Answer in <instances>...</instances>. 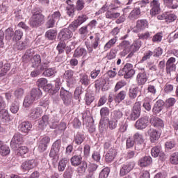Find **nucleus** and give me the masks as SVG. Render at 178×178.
I'll use <instances>...</instances> for the list:
<instances>
[{"label": "nucleus", "mask_w": 178, "mask_h": 178, "mask_svg": "<svg viewBox=\"0 0 178 178\" xmlns=\"http://www.w3.org/2000/svg\"><path fill=\"white\" fill-rule=\"evenodd\" d=\"M138 95V88H131L129 90V97L130 99H136Z\"/></svg>", "instance_id": "nucleus-37"}, {"label": "nucleus", "mask_w": 178, "mask_h": 178, "mask_svg": "<svg viewBox=\"0 0 178 178\" xmlns=\"http://www.w3.org/2000/svg\"><path fill=\"white\" fill-rule=\"evenodd\" d=\"M0 120H2V122H4L6 123V122H9L10 120V118H9V113L8 112V110H1L0 111Z\"/></svg>", "instance_id": "nucleus-34"}, {"label": "nucleus", "mask_w": 178, "mask_h": 178, "mask_svg": "<svg viewBox=\"0 0 178 178\" xmlns=\"http://www.w3.org/2000/svg\"><path fill=\"white\" fill-rule=\"evenodd\" d=\"M85 4L86 3H84L83 0H77L76 4V10H83V9H84Z\"/></svg>", "instance_id": "nucleus-64"}, {"label": "nucleus", "mask_w": 178, "mask_h": 178, "mask_svg": "<svg viewBox=\"0 0 178 178\" xmlns=\"http://www.w3.org/2000/svg\"><path fill=\"white\" fill-rule=\"evenodd\" d=\"M60 140H56L51 147L49 156L56 162L59 160V151H60Z\"/></svg>", "instance_id": "nucleus-4"}, {"label": "nucleus", "mask_w": 178, "mask_h": 178, "mask_svg": "<svg viewBox=\"0 0 178 178\" xmlns=\"http://www.w3.org/2000/svg\"><path fill=\"white\" fill-rule=\"evenodd\" d=\"M149 123V120H148V117H143L138 120L135 124V127L138 130H143L145 129L148 124Z\"/></svg>", "instance_id": "nucleus-17"}, {"label": "nucleus", "mask_w": 178, "mask_h": 178, "mask_svg": "<svg viewBox=\"0 0 178 178\" xmlns=\"http://www.w3.org/2000/svg\"><path fill=\"white\" fill-rule=\"evenodd\" d=\"M32 127L33 125L31 124V123H30V122L25 121L19 124V130L22 133H25V134H27V133H29V131L31 130Z\"/></svg>", "instance_id": "nucleus-21"}, {"label": "nucleus", "mask_w": 178, "mask_h": 178, "mask_svg": "<svg viewBox=\"0 0 178 178\" xmlns=\"http://www.w3.org/2000/svg\"><path fill=\"white\" fill-rule=\"evenodd\" d=\"M87 169V163H82L80 166L78 168V173L79 175H83L86 173V170Z\"/></svg>", "instance_id": "nucleus-63"}, {"label": "nucleus", "mask_w": 178, "mask_h": 178, "mask_svg": "<svg viewBox=\"0 0 178 178\" xmlns=\"http://www.w3.org/2000/svg\"><path fill=\"white\" fill-rule=\"evenodd\" d=\"M37 166V163L35 162V160H28L25 162H24L21 168L23 169V170L27 171V170H31V169H34Z\"/></svg>", "instance_id": "nucleus-20"}, {"label": "nucleus", "mask_w": 178, "mask_h": 178, "mask_svg": "<svg viewBox=\"0 0 178 178\" xmlns=\"http://www.w3.org/2000/svg\"><path fill=\"white\" fill-rule=\"evenodd\" d=\"M30 95L35 101L37 99H40V98L42 97V91H41V89L38 88H33L31 91Z\"/></svg>", "instance_id": "nucleus-25"}, {"label": "nucleus", "mask_w": 178, "mask_h": 178, "mask_svg": "<svg viewBox=\"0 0 178 178\" xmlns=\"http://www.w3.org/2000/svg\"><path fill=\"white\" fill-rule=\"evenodd\" d=\"M124 86H126V81H118L114 88L115 92H118V91H119V90H120V88H123V87H124Z\"/></svg>", "instance_id": "nucleus-56"}, {"label": "nucleus", "mask_w": 178, "mask_h": 178, "mask_svg": "<svg viewBox=\"0 0 178 178\" xmlns=\"http://www.w3.org/2000/svg\"><path fill=\"white\" fill-rule=\"evenodd\" d=\"M10 111L12 113H17V112H19V104L17 102H15L11 104Z\"/></svg>", "instance_id": "nucleus-53"}, {"label": "nucleus", "mask_w": 178, "mask_h": 178, "mask_svg": "<svg viewBox=\"0 0 178 178\" xmlns=\"http://www.w3.org/2000/svg\"><path fill=\"white\" fill-rule=\"evenodd\" d=\"M14 151H16L17 155L19 156H23V155L27 154L29 152V149L26 146H19L17 147V149H14Z\"/></svg>", "instance_id": "nucleus-29"}, {"label": "nucleus", "mask_w": 178, "mask_h": 178, "mask_svg": "<svg viewBox=\"0 0 178 178\" xmlns=\"http://www.w3.org/2000/svg\"><path fill=\"white\" fill-rule=\"evenodd\" d=\"M60 97L63 99L65 105H70L72 102V93L62 88L60 92Z\"/></svg>", "instance_id": "nucleus-14"}, {"label": "nucleus", "mask_w": 178, "mask_h": 178, "mask_svg": "<svg viewBox=\"0 0 178 178\" xmlns=\"http://www.w3.org/2000/svg\"><path fill=\"white\" fill-rule=\"evenodd\" d=\"M83 160V158L81 155H74L73 156L70 161H71V165L72 166H79V165H81V161Z\"/></svg>", "instance_id": "nucleus-30"}, {"label": "nucleus", "mask_w": 178, "mask_h": 178, "mask_svg": "<svg viewBox=\"0 0 178 178\" xmlns=\"http://www.w3.org/2000/svg\"><path fill=\"white\" fill-rule=\"evenodd\" d=\"M10 153V149L5 145L0 149V154L2 156H6V155H9Z\"/></svg>", "instance_id": "nucleus-44"}, {"label": "nucleus", "mask_w": 178, "mask_h": 178, "mask_svg": "<svg viewBox=\"0 0 178 178\" xmlns=\"http://www.w3.org/2000/svg\"><path fill=\"white\" fill-rule=\"evenodd\" d=\"M140 113H141V104L139 102H136L135 103L129 118L131 120H136V119L140 118Z\"/></svg>", "instance_id": "nucleus-7"}, {"label": "nucleus", "mask_w": 178, "mask_h": 178, "mask_svg": "<svg viewBox=\"0 0 178 178\" xmlns=\"http://www.w3.org/2000/svg\"><path fill=\"white\" fill-rule=\"evenodd\" d=\"M53 20L56 21L59 20L60 17H62V14H60V12L56 11L51 15H49Z\"/></svg>", "instance_id": "nucleus-62"}, {"label": "nucleus", "mask_w": 178, "mask_h": 178, "mask_svg": "<svg viewBox=\"0 0 178 178\" xmlns=\"http://www.w3.org/2000/svg\"><path fill=\"white\" fill-rule=\"evenodd\" d=\"M74 74V72L73 70H67L63 74V79L66 80L68 84H74V83H76V79H74V76H73Z\"/></svg>", "instance_id": "nucleus-19"}, {"label": "nucleus", "mask_w": 178, "mask_h": 178, "mask_svg": "<svg viewBox=\"0 0 178 178\" xmlns=\"http://www.w3.org/2000/svg\"><path fill=\"white\" fill-rule=\"evenodd\" d=\"M165 66H166V63L165 62V60H162L159 63L158 65V69H159V73L160 74H163V72H165Z\"/></svg>", "instance_id": "nucleus-48"}, {"label": "nucleus", "mask_w": 178, "mask_h": 178, "mask_svg": "<svg viewBox=\"0 0 178 178\" xmlns=\"http://www.w3.org/2000/svg\"><path fill=\"white\" fill-rule=\"evenodd\" d=\"M79 81L80 83H81V84H83V86H88V84H90V79H88V75L87 74L81 75Z\"/></svg>", "instance_id": "nucleus-47"}, {"label": "nucleus", "mask_w": 178, "mask_h": 178, "mask_svg": "<svg viewBox=\"0 0 178 178\" xmlns=\"http://www.w3.org/2000/svg\"><path fill=\"white\" fill-rule=\"evenodd\" d=\"M151 101H152V99L146 97L145 98V102L143 103V108H145V109L148 112L151 111Z\"/></svg>", "instance_id": "nucleus-45"}, {"label": "nucleus", "mask_w": 178, "mask_h": 178, "mask_svg": "<svg viewBox=\"0 0 178 178\" xmlns=\"http://www.w3.org/2000/svg\"><path fill=\"white\" fill-rule=\"evenodd\" d=\"M140 15H141L140 7H136L132 11H131V13L128 16V19H129V20H133V21L137 20V19L140 17Z\"/></svg>", "instance_id": "nucleus-24"}, {"label": "nucleus", "mask_w": 178, "mask_h": 178, "mask_svg": "<svg viewBox=\"0 0 178 178\" xmlns=\"http://www.w3.org/2000/svg\"><path fill=\"white\" fill-rule=\"evenodd\" d=\"M67 165V160L66 159H63L58 163V172H63L66 169V165Z\"/></svg>", "instance_id": "nucleus-39"}, {"label": "nucleus", "mask_w": 178, "mask_h": 178, "mask_svg": "<svg viewBox=\"0 0 178 178\" xmlns=\"http://www.w3.org/2000/svg\"><path fill=\"white\" fill-rule=\"evenodd\" d=\"M47 124H49L51 129H58V122L49 119V115H44L42 117L41 120L39 121L38 127L43 130L47 127Z\"/></svg>", "instance_id": "nucleus-1"}, {"label": "nucleus", "mask_w": 178, "mask_h": 178, "mask_svg": "<svg viewBox=\"0 0 178 178\" xmlns=\"http://www.w3.org/2000/svg\"><path fill=\"white\" fill-rule=\"evenodd\" d=\"M79 26H80L77 21H76V19L72 22L69 26L67 27V29H69V30H70L71 31H76V30H77V29H79Z\"/></svg>", "instance_id": "nucleus-54"}, {"label": "nucleus", "mask_w": 178, "mask_h": 178, "mask_svg": "<svg viewBox=\"0 0 178 178\" xmlns=\"http://www.w3.org/2000/svg\"><path fill=\"white\" fill-rule=\"evenodd\" d=\"M32 66L39 69L41 65V56L40 55H35L31 59Z\"/></svg>", "instance_id": "nucleus-31"}, {"label": "nucleus", "mask_w": 178, "mask_h": 178, "mask_svg": "<svg viewBox=\"0 0 178 178\" xmlns=\"http://www.w3.org/2000/svg\"><path fill=\"white\" fill-rule=\"evenodd\" d=\"M162 109H163V101L158 100L154 105L153 112L154 113H159Z\"/></svg>", "instance_id": "nucleus-32"}, {"label": "nucleus", "mask_w": 178, "mask_h": 178, "mask_svg": "<svg viewBox=\"0 0 178 178\" xmlns=\"http://www.w3.org/2000/svg\"><path fill=\"white\" fill-rule=\"evenodd\" d=\"M150 123L153 124L154 127H158V129H162L164 126L163 121L158 118H151Z\"/></svg>", "instance_id": "nucleus-27"}, {"label": "nucleus", "mask_w": 178, "mask_h": 178, "mask_svg": "<svg viewBox=\"0 0 178 178\" xmlns=\"http://www.w3.org/2000/svg\"><path fill=\"white\" fill-rule=\"evenodd\" d=\"M117 155L118 149H116L115 147L109 149L105 155L106 162H107V163H111V162H113V160L116 158Z\"/></svg>", "instance_id": "nucleus-15"}, {"label": "nucleus", "mask_w": 178, "mask_h": 178, "mask_svg": "<svg viewBox=\"0 0 178 178\" xmlns=\"http://www.w3.org/2000/svg\"><path fill=\"white\" fill-rule=\"evenodd\" d=\"M176 104V99L170 97L165 101V106L167 108H172Z\"/></svg>", "instance_id": "nucleus-57"}, {"label": "nucleus", "mask_w": 178, "mask_h": 178, "mask_svg": "<svg viewBox=\"0 0 178 178\" xmlns=\"http://www.w3.org/2000/svg\"><path fill=\"white\" fill-rule=\"evenodd\" d=\"M34 101H35L30 95L25 97L24 99L23 106L25 108H29L30 105L33 104L34 103Z\"/></svg>", "instance_id": "nucleus-36"}, {"label": "nucleus", "mask_w": 178, "mask_h": 178, "mask_svg": "<svg viewBox=\"0 0 178 178\" xmlns=\"http://www.w3.org/2000/svg\"><path fill=\"white\" fill-rule=\"evenodd\" d=\"M58 37L60 40L66 41L67 40H70V38L73 37V32L68 28H64L61 29L58 33Z\"/></svg>", "instance_id": "nucleus-13"}, {"label": "nucleus", "mask_w": 178, "mask_h": 178, "mask_svg": "<svg viewBox=\"0 0 178 178\" xmlns=\"http://www.w3.org/2000/svg\"><path fill=\"white\" fill-rule=\"evenodd\" d=\"M147 134L149 136L151 143H155V141H158L161 137V134L154 129H149L147 131Z\"/></svg>", "instance_id": "nucleus-22"}, {"label": "nucleus", "mask_w": 178, "mask_h": 178, "mask_svg": "<svg viewBox=\"0 0 178 178\" xmlns=\"http://www.w3.org/2000/svg\"><path fill=\"white\" fill-rule=\"evenodd\" d=\"M138 163L141 167L149 166V165H151V163H152V158H151V156H146L140 159Z\"/></svg>", "instance_id": "nucleus-26"}, {"label": "nucleus", "mask_w": 178, "mask_h": 178, "mask_svg": "<svg viewBox=\"0 0 178 178\" xmlns=\"http://www.w3.org/2000/svg\"><path fill=\"white\" fill-rule=\"evenodd\" d=\"M150 14L152 16H155L161 13V3L159 0H152L150 1Z\"/></svg>", "instance_id": "nucleus-10"}, {"label": "nucleus", "mask_w": 178, "mask_h": 178, "mask_svg": "<svg viewBox=\"0 0 178 178\" xmlns=\"http://www.w3.org/2000/svg\"><path fill=\"white\" fill-rule=\"evenodd\" d=\"M45 35L47 38H48V40H50L51 41H52L55 40V38H56V30L55 29L49 30L46 32Z\"/></svg>", "instance_id": "nucleus-38"}, {"label": "nucleus", "mask_w": 178, "mask_h": 178, "mask_svg": "<svg viewBox=\"0 0 178 178\" xmlns=\"http://www.w3.org/2000/svg\"><path fill=\"white\" fill-rule=\"evenodd\" d=\"M45 22V17L40 12L33 13L31 18L30 26L31 27H40L42 24H44Z\"/></svg>", "instance_id": "nucleus-2"}, {"label": "nucleus", "mask_w": 178, "mask_h": 178, "mask_svg": "<svg viewBox=\"0 0 178 178\" xmlns=\"http://www.w3.org/2000/svg\"><path fill=\"white\" fill-rule=\"evenodd\" d=\"M139 40H151L152 38V32L145 31L138 34Z\"/></svg>", "instance_id": "nucleus-35"}, {"label": "nucleus", "mask_w": 178, "mask_h": 178, "mask_svg": "<svg viewBox=\"0 0 178 178\" xmlns=\"http://www.w3.org/2000/svg\"><path fill=\"white\" fill-rule=\"evenodd\" d=\"M51 143V138L49 136H44L43 137L38 143V152H44V151H47V149L48 148V144Z\"/></svg>", "instance_id": "nucleus-12"}, {"label": "nucleus", "mask_w": 178, "mask_h": 178, "mask_svg": "<svg viewBox=\"0 0 178 178\" xmlns=\"http://www.w3.org/2000/svg\"><path fill=\"white\" fill-rule=\"evenodd\" d=\"M127 95L126 90H121L116 96L114 97V101L116 104H120L122 101L126 98V95Z\"/></svg>", "instance_id": "nucleus-28"}, {"label": "nucleus", "mask_w": 178, "mask_h": 178, "mask_svg": "<svg viewBox=\"0 0 178 178\" xmlns=\"http://www.w3.org/2000/svg\"><path fill=\"white\" fill-rule=\"evenodd\" d=\"M151 154L154 158H158V156H159V154H161V147H154L152 149Z\"/></svg>", "instance_id": "nucleus-55"}, {"label": "nucleus", "mask_w": 178, "mask_h": 178, "mask_svg": "<svg viewBox=\"0 0 178 178\" xmlns=\"http://www.w3.org/2000/svg\"><path fill=\"white\" fill-rule=\"evenodd\" d=\"M96 90H102V91H108L109 90V81L104 78H99L95 82Z\"/></svg>", "instance_id": "nucleus-5"}, {"label": "nucleus", "mask_w": 178, "mask_h": 178, "mask_svg": "<svg viewBox=\"0 0 178 178\" xmlns=\"http://www.w3.org/2000/svg\"><path fill=\"white\" fill-rule=\"evenodd\" d=\"M134 166H136V163H134V162H130L127 164H124L120 169V176H126L127 173L131 172V170L134 169Z\"/></svg>", "instance_id": "nucleus-16"}, {"label": "nucleus", "mask_w": 178, "mask_h": 178, "mask_svg": "<svg viewBox=\"0 0 178 178\" xmlns=\"http://www.w3.org/2000/svg\"><path fill=\"white\" fill-rule=\"evenodd\" d=\"M74 141L76 144L80 145V144H81L84 141V136L80 134H77L75 136Z\"/></svg>", "instance_id": "nucleus-60"}, {"label": "nucleus", "mask_w": 178, "mask_h": 178, "mask_svg": "<svg viewBox=\"0 0 178 178\" xmlns=\"http://www.w3.org/2000/svg\"><path fill=\"white\" fill-rule=\"evenodd\" d=\"M87 55V50L83 48H77L75 49L73 57L74 58H80V56H86Z\"/></svg>", "instance_id": "nucleus-33"}, {"label": "nucleus", "mask_w": 178, "mask_h": 178, "mask_svg": "<svg viewBox=\"0 0 178 178\" xmlns=\"http://www.w3.org/2000/svg\"><path fill=\"white\" fill-rule=\"evenodd\" d=\"M99 40H101L99 34L97 33L95 37V40L92 43V47L94 49H97V48H98V46L99 45Z\"/></svg>", "instance_id": "nucleus-51"}, {"label": "nucleus", "mask_w": 178, "mask_h": 178, "mask_svg": "<svg viewBox=\"0 0 178 178\" xmlns=\"http://www.w3.org/2000/svg\"><path fill=\"white\" fill-rule=\"evenodd\" d=\"M41 115H42V108L41 107H35L29 111L28 118L31 120H36V119L41 118Z\"/></svg>", "instance_id": "nucleus-8"}, {"label": "nucleus", "mask_w": 178, "mask_h": 178, "mask_svg": "<svg viewBox=\"0 0 178 178\" xmlns=\"http://www.w3.org/2000/svg\"><path fill=\"white\" fill-rule=\"evenodd\" d=\"M152 55H154V52L151 51L150 50L145 52L140 62H145V60H147V59H150Z\"/></svg>", "instance_id": "nucleus-59"}, {"label": "nucleus", "mask_w": 178, "mask_h": 178, "mask_svg": "<svg viewBox=\"0 0 178 178\" xmlns=\"http://www.w3.org/2000/svg\"><path fill=\"white\" fill-rule=\"evenodd\" d=\"M75 20H76V23L79 24V26H81V24H83V23H84L85 22H87V20H88V17H87V15H80Z\"/></svg>", "instance_id": "nucleus-46"}, {"label": "nucleus", "mask_w": 178, "mask_h": 178, "mask_svg": "<svg viewBox=\"0 0 178 178\" xmlns=\"http://www.w3.org/2000/svg\"><path fill=\"white\" fill-rule=\"evenodd\" d=\"M136 74V71L133 69V64L127 63L124 67L119 71V74L124 76V79H131Z\"/></svg>", "instance_id": "nucleus-3"}, {"label": "nucleus", "mask_w": 178, "mask_h": 178, "mask_svg": "<svg viewBox=\"0 0 178 178\" xmlns=\"http://www.w3.org/2000/svg\"><path fill=\"white\" fill-rule=\"evenodd\" d=\"M176 19H177V15L172 13H167L165 22L166 23H173Z\"/></svg>", "instance_id": "nucleus-41"}, {"label": "nucleus", "mask_w": 178, "mask_h": 178, "mask_svg": "<svg viewBox=\"0 0 178 178\" xmlns=\"http://www.w3.org/2000/svg\"><path fill=\"white\" fill-rule=\"evenodd\" d=\"M140 70L141 72L137 75L136 80L139 86H143L145 83H147L148 76H147V73H145V70H144V68H141Z\"/></svg>", "instance_id": "nucleus-18"}, {"label": "nucleus", "mask_w": 178, "mask_h": 178, "mask_svg": "<svg viewBox=\"0 0 178 178\" xmlns=\"http://www.w3.org/2000/svg\"><path fill=\"white\" fill-rule=\"evenodd\" d=\"M22 37H23V32L20 30H17L15 31L13 40L14 41H19L22 40Z\"/></svg>", "instance_id": "nucleus-58"}, {"label": "nucleus", "mask_w": 178, "mask_h": 178, "mask_svg": "<svg viewBox=\"0 0 178 178\" xmlns=\"http://www.w3.org/2000/svg\"><path fill=\"white\" fill-rule=\"evenodd\" d=\"M22 144H23V135L21 134H15L10 143L11 148L16 149L17 147H20Z\"/></svg>", "instance_id": "nucleus-9"}, {"label": "nucleus", "mask_w": 178, "mask_h": 178, "mask_svg": "<svg viewBox=\"0 0 178 178\" xmlns=\"http://www.w3.org/2000/svg\"><path fill=\"white\" fill-rule=\"evenodd\" d=\"M134 139L135 143V149L137 151H141L143 149V144H144V136L143 134L137 132L134 135Z\"/></svg>", "instance_id": "nucleus-11"}, {"label": "nucleus", "mask_w": 178, "mask_h": 178, "mask_svg": "<svg viewBox=\"0 0 178 178\" xmlns=\"http://www.w3.org/2000/svg\"><path fill=\"white\" fill-rule=\"evenodd\" d=\"M148 27V21L147 19H138L136 21L135 27L133 28V33H140L144 31Z\"/></svg>", "instance_id": "nucleus-6"}, {"label": "nucleus", "mask_w": 178, "mask_h": 178, "mask_svg": "<svg viewBox=\"0 0 178 178\" xmlns=\"http://www.w3.org/2000/svg\"><path fill=\"white\" fill-rule=\"evenodd\" d=\"M10 70V63H5L2 61H0V77H3V76H6V73Z\"/></svg>", "instance_id": "nucleus-23"}, {"label": "nucleus", "mask_w": 178, "mask_h": 178, "mask_svg": "<svg viewBox=\"0 0 178 178\" xmlns=\"http://www.w3.org/2000/svg\"><path fill=\"white\" fill-rule=\"evenodd\" d=\"M170 162L172 165H178V152L173 153L170 158Z\"/></svg>", "instance_id": "nucleus-50"}, {"label": "nucleus", "mask_w": 178, "mask_h": 178, "mask_svg": "<svg viewBox=\"0 0 178 178\" xmlns=\"http://www.w3.org/2000/svg\"><path fill=\"white\" fill-rule=\"evenodd\" d=\"M116 41H118V38L117 37L113 38L105 44L104 49H110V48H112V46L116 44Z\"/></svg>", "instance_id": "nucleus-43"}, {"label": "nucleus", "mask_w": 178, "mask_h": 178, "mask_svg": "<svg viewBox=\"0 0 178 178\" xmlns=\"http://www.w3.org/2000/svg\"><path fill=\"white\" fill-rule=\"evenodd\" d=\"M55 23H56V22L48 16L47 21L45 24L46 29H52L55 27Z\"/></svg>", "instance_id": "nucleus-42"}, {"label": "nucleus", "mask_w": 178, "mask_h": 178, "mask_svg": "<svg viewBox=\"0 0 178 178\" xmlns=\"http://www.w3.org/2000/svg\"><path fill=\"white\" fill-rule=\"evenodd\" d=\"M110 172H111V170H109V168H104L99 173V177L100 178H107L108 176H109Z\"/></svg>", "instance_id": "nucleus-52"}, {"label": "nucleus", "mask_w": 178, "mask_h": 178, "mask_svg": "<svg viewBox=\"0 0 178 178\" xmlns=\"http://www.w3.org/2000/svg\"><path fill=\"white\" fill-rule=\"evenodd\" d=\"M120 16V13H112V11H107L106 13V19H111L112 20H115V19H118Z\"/></svg>", "instance_id": "nucleus-40"}, {"label": "nucleus", "mask_w": 178, "mask_h": 178, "mask_svg": "<svg viewBox=\"0 0 178 178\" xmlns=\"http://www.w3.org/2000/svg\"><path fill=\"white\" fill-rule=\"evenodd\" d=\"M79 33L82 37H86L88 34V28L87 26H83L79 29Z\"/></svg>", "instance_id": "nucleus-61"}, {"label": "nucleus", "mask_w": 178, "mask_h": 178, "mask_svg": "<svg viewBox=\"0 0 178 178\" xmlns=\"http://www.w3.org/2000/svg\"><path fill=\"white\" fill-rule=\"evenodd\" d=\"M56 73V70L55 68H49L43 72L44 76H47V77H51V76H54Z\"/></svg>", "instance_id": "nucleus-49"}]
</instances>
